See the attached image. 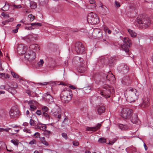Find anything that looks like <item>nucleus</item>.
Here are the masks:
<instances>
[{"label": "nucleus", "instance_id": "f257e3e1", "mask_svg": "<svg viewBox=\"0 0 153 153\" xmlns=\"http://www.w3.org/2000/svg\"><path fill=\"white\" fill-rule=\"evenodd\" d=\"M73 96L71 90L69 88H65L62 91L60 97L62 101L67 103L71 100Z\"/></svg>", "mask_w": 153, "mask_h": 153}, {"label": "nucleus", "instance_id": "f03ea898", "mask_svg": "<svg viewBox=\"0 0 153 153\" xmlns=\"http://www.w3.org/2000/svg\"><path fill=\"white\" fill-rule=\"evenodd\" d=\"M128 90L129 95L127 97V100L131 103L137 100L139 94L137 90L134 88H131Z\"/></svg>", "mask_w": 153, "mask_h": 153}, {"label": "nucleus", "instance_id": "7ed1b4c3", "mask_svg": "<svg viewBox=\"0 0 153 153\" xmlns=\"http://www.w3.org/2000/svg\"><path fill=\"white\" fill-rule=\"evenodd\" d=\"M104 87V89L102 91H100V94L105 98L109 97H110L111 94H112L114 93V90L112 87L106 85Z\"/></svg>", "mask_w": 153, "mask_h": 153}, {"label": "nucleus", "instance_id": "20e7f679", "mask_svg": "<svg viewBox=\"0 0 153 153\" xmlns=\"http://www.w3.org/2000/svg\"><path fill=\"white\" fill-rule=\"evenodd\" d=\"M87 21L88 23L96 24L100 22L99 18L97 15L93 12H91L88 15Z\"/></svg>", "mask_w": 153, "mask_h": 153}, {"label": "nucleus", "instance_id": "39448f33", "mask_svg": "<svg viewBox=\"0 0 153 153\" xmlns=\"http://www.w3.org/2000/svg\"><path fill=\"white\" fill-rule=\"evenodd\" d=\"M123 44L121 45V47L123 50L126 52L129 51V48L131 45V42L128 38L125 37L123 39Z\"/></svg>", "mask_w": 153, "mask_h": 153}, {"label": "nucleus", "instance_id": "423d86ee", "mask_svg": "<svg viewBox=\"0 0 153 153\" xmlns=\"http://www.w3.org/2000/svg\"><path fill=\"white\" fill-rule=\"evenodd\" d=\"M132 112V110L130 109L123 108L121 111L120 115L124 119H129L130 118Z\"/></svg>", "mask_w": 153, "mask_h": 153}, {"label": "nucleus", "instance_id": "0eeeda50", "mask_svg": "<svg viewBox=\"0 0 153 153\" xmlns=\"http://www.w3.org/2000/svg\"><path fill=\"white\" fill-rule=\"evenodd\" d=\"M137 22L139 24L141 25V26L143 28H146L149 27L151 23L150 20L147 18L138 19Z\"/></svg>", "mask_w": 153, "mask_h": 153}, {"label": "nucleus", "instance_id": "6e6552de", "mask_svg": "<svg viewBox=\"0 0 153 153\" xmlns=\"http://www.w3.org/2000/svg\"><path fill=\"white\" fill-rule=\"evenodd\" d=\"M75 49L78 54H84L85 52V48L82 43L76 42L75 44Z\"/></svg>", "mask_w": 153, "mask_h": 153}, {"label": "nucleus", "instance_id": "1a4fd4ad", "mask_svg": "<svg viewBox=\"0 0 153 153\" xmlns=\"http://www.w3.org/2000/svg\"><path fill=\"white\" fill-rule=\"evenodd\" d=\"M44 97L45 100L48 103L51 104L54 102L53 97L48 93H46Z\"/></svg>", "mask_w": 153, "mask_h": 153}, {"label": "nucleus", "instance_id": "9d476101", "mask_svg": "<svg viewBox=\"0 0 153 153\" xmlns=\"http://www.w3.org/2000/svg\"><path fill=\"white\" fill-rule=\"evenodd\" d=\"M19 111L17 109H11L9 112L10 117L11 118L17 117L19 114Z\"/></svg>", "mask_w": 153, "mask_h": 153}, {"label": "nucleus", "instance_id": "9b49d317", "mask_svg": "<svg viewBox=\"0 0 153 153\" xmlns=\"http://www.w3.org/2000/svg\"><path fill=\"white\" fill-rule=\"evenodd\" d=\"M118 70L120 72H122L124 73H127L128 70L129 68L127 65L125 64H122L117 68Z\"/></svg>", "mask_w": 153, "mask_h": 153}, {"label": "nucleus", "instance_id": "f8f14e48", "mask_svg": "<svg viewBox=\"0 0 153 153\" xmlns=\"http://www.w3.org/2000/svg\"><path fill=\"white\" fill-rule=\"evenodd\" d=\"M17 49V51L20 54H24L25 53L26 48L24 47L22 44L19 45Z\"/></svg>", "mask_w": 153, "mask_h": 153}, {"label": "nucleus", "instance_id": "ddd939ff", "mask_svg": "<svg viewBox=\"0 0 153 153\" xmlns=\"http://www.w3.org/2000/svg\"><path fill=\"white\" fill-rule=\"evenodd\" d=\"M102 126L101 123H98L97 125L93 127H87L86 128L87 131H95L98 129H100Z\"/></svg>", "mask_w": 153, "mask_h": 153}, {"label": "nucleus", "instance_id": "4468645a", "mask_svg": "<svg viewBox=\"0 0 153 153\" xmlns=\"http://www.w3.org/2000/svg\"><path fill=\"white\" fill-rule=\"evenodd\" d=\"M93 33L97 34L96 37L99 39H101L102 38V33L101 30L96 29L94 30Z\"/></svg>", "mask_w": 153, "mask_h": 153}, {"label": "nucleus", "instance_id": "2eb2a0df", "mask_svg": "<svg viewBox=\"0 0 153 153\" xmlns=\"http://www.w3.org/2000/svg\"><path fill=\"white\" fill-rule=\"evenodd\" d=\"M131 121L133 123L135 124H139L140 123L137 115L135 114L132 116L131 118Z\"/></svg>", "mask_w": 153, "mask_h": 153}, {"label": "nucleus", "instance_id": "dca6fc26", "mask_svg": "<svg viewBox=\"0 0 153 153\" xmlns=\"http://www.w3.org/2000/svg\"><path fill=\"white\" fill-rule=\"evenodd\" d=\"M0 7L1 9L4 11H7L9 8V5L8 4L5 3L4 2L0 3Z\"/></svg>", "mask_w": 153, "mask_h": 153}, {"label": "nucleus", "instance_id": "f3484780", "mask_svg": "<svg viewBox=\"0 0 153 153\" xmlns=\"http://www.w3.org/2000/svg\"><path fill=\"white\" fill-rule=\"evenodd\" d=\"M116 59L114 57H111L108 60V64L109 66L113 67L115 64Z\"/></svg>", "mask_w": 153, "mask_h": 153}, {"label": "nucleus", "instance_id": "a211bd4d", "mask_svg": "<svg viewBox=\"0 0 153 153\" xmlns=\"http://www.w3.org/2000/svg\"><path fill=\"white\" fill-rule=\"evenodd\" d=\"M105 107L103 105H99L97 108V112L99 114L104 113L105 111Z\"/></svg>", "mask_w": 153, "mask_h": 153}, {"label": "nucleus", "instance_id": "6ab92c4d", "mask_svg": "<svg viewBox=\"0 0 153 153\" xmlns=\"http://www.w3.org/2000/svg\"><path fill=\"white\" fill-rule=\"evenodd\" d=\"M106 79L109 81H113L115 79V77L112 73H108V74L106 76Z\"/></svg>", "mask_w": 153, "mask_h": 153}, {"label": "nucleus", "instance_id": "aec40b11", "mask_svg": "<svg viewBox=\"0 0 153 153\" xmlns=\"http://www.w3.org/2000/svg\"><path fill=\"white\" fill-rule=\"evenodd\" d=\"M36 128L40 129L42 131H45L46 128V126L44 124L38 123L36 125Z\"/></svg>", "mask_w": 153, "mask_h": 153}, {"label": "nucleus", "instance_id": "412c9836", "mask_svg": "<svg viewBox=\"0 0 153 153\" xmlns=\"http://www.w3.org/2000/svg\"><path fill=\"white\" fill-rule=\"evenodd\" d=\"M149 102L148 99L145 100L143 101L140 106L141 108H144L148 107L149 105Z\"/></svg>", "mask_w": 153, "mask_h": 153}, {"label": "nucleus", "instance_id": "4be33fe9", "mask_svg": "<svg viewBox=\"0 0 153 153\" xmlns=\"http://www.w3.org/2000/svg\"><path fill=\"white\" fill-rule=\"evenodd\" d=\"M118 126L119 128L122 130H126L128 128V127L126 125L120 124H118Z\"/></svg>", "mask_w": 153, "mask_h": 153}, {"label": "nucleus", "instance_id": "5701e85b", "mask_svg": "<svg viewBox=\"0 0 153 153\" xmlns=\"http://www.w3.org/2000/svg\"><path fill=\"white\" fill-rule=\"evenodd\" d=\"M38 45L37 44L35 45H32L30 46L29 48L30 49L32 50H36L38 51L39 50V48L38 47Z\"/></svg>", "mask_w": 153, "mask_h": 153}, {"label": "nucleus", "instance_id": "b1692460", "mask_svg": "<svg viewBox=\"0 0 153 153\" xmlns=\"http://www.w3.org/2000/svg\"><path fill=\"white\" fill-rule=\"evenodd\" d=\"M128 31L131 37H135L136 36L137 33L133 30L130 29H128Z\"/></svg>", "mask_w": 153, "mask_h": 153}, {"label": "nucleus", "instance_id": "393cba45", "mask_svg": "<svg viewBox=\"0 0 153 153\" xmlns=\"http://www.w3.org/2000/svg\"><path fill=\"white\" fill-rule=\"evenodd\" d=\"M81 67L78 68L77 69V70L78 72L80 73H83L84 72L86 69V68H84L83 67V65H81Z\"/></svg>", "mask_w": 153, "mask_h": 153}, {"label": "nucleus", "instance_id": "a878e982", "mask_svg": "<svg viewBox=\"0 0 153 153\" xmlns=\"http://www.w3.org/2000/svg\"><path fill=\"white\" fill-rule=\"evenodd\" d=\"M129 79V77L128 76H126L122 80V82L126 84H128L129 82H128V81Z\"/></svg>", "mask_w": 153, "mask_h": 153}, {"label": "nucleus", "instance_id": "bb28decb", "mask_svg": "<svg viewBox=\"0 0 153 153\" xmlns=\"http://www.w3.org/2000/svg\"><path fill=\"white\" fill-rule=\"evenodd\" d=\"M31 54L30 56V59L33 60L36 57V53L33 51H31Z\"/></svg>", "mask_w": 153, "mask_h": 153}, {"label": "nucleus", "instance_id": "cd10ccee", "mask_svg": "<svg viewBox=\"0 0 153 153\" xmlns=\"http://www.w3.org/2000/svg\"><path fill=\"white\" fill-rule=\"evenodd\" d=\"M24 57L25 58L27 59H30V56L31 54V51L28 52H26V53H24Z\"/></svg>", "mask_w": 153, "mask_h": 153}, {"label": "nucleus", "instance_id": "c85d7f7f", "mask_svg": "<svg viewBox=\"0 0 153 153\" xmlns=\"http://www.w3.org/2000/svg\"><path fill=\"white\" fill-rule=\"evenodd\" d=\"M98 142L100 143H105L106 142V139L104 138H100L99 139Z\"/></svg>", "mask_w": 153, "mask_h": 153}, {"label": "nucleus", "instance_id": "c756f323", "mask_svg": "<svg viewBox=\"0 0 153 153\" xmlns=\"http://www.w3.org/2000/svg\"><path fill=\"white\" fill-rule=\"evenodd\" d=\"M30 25L32 26H36V27L41 26H42L41 23L39 22L32 23L30 24Z\"/></svg>", "mask_w": 153, "mask_h": 153}, {"label": "nucleus", "instance_id": "7c9ffc66", "mask_svg": "<svg viewBox=\"0 0 153 153\" xmlns=\"http://www.w3.org/2000/svg\"><path fill=\"white\" fill-rule=\"evenodd\" d=\"M117 138H115L113 139L112 141H110L107 144L112 145L117 140Z\"/></svg>", "mask_w": 153, "mask_h": 153}, {"label": "nucleus", "instance_id": "2f4dec72", "mask_svg": "<svg viewBox=\"0 0 153 153\" xmlns=\"http://www.w3.org/2000/svg\"><path fill=\"white\" fill-rule=\"evenodd\" d=\"M39 2L40 4L44 5L48 2V0H39Z\"/></svg>", "mask_w": 153, "mask_h": 153}, {"label": "nucleus", "instance_id": "473e14b6", "mask_svg": "<svg viewBox=\"0 0 153 153\" xmlns=\"http://www.w3.org/2000/svg\"><path fill=\"white\" fill-rule=\"evenodd\" d=\"M10 129V128H0V132H2L3 131H5L6 132H8L9 130Z\"/></svg>", "mask_w": 153, "mask_h": 153}, {"label": "nucleus", "instance_id": "72a5a7b5", "mask_svg": "<svg viewBox=\"0 0 153 153\" xmlns=\"http://www.w3.org/2000/svg\"><path fill=\"white\" fill-rule=\"evenodd\" d=\"M42 110L43 112H46L48 110V108L46 106H43L42 108Z\"/></svg>", "mask_w": 153, "mask_h": 153}, {"label": "nucleus", "instance_id": "f704fd0d", "mask_svg": "<svg viewBox=\"0 0 153 153\" xmlns=\"http://www.w3.org/2000/svg\"><path fill=\"white\" fill-rule=\"evenodd\" d=\"M30 4L32 8H36L37 7L36 4L35 2H31L30 3Z\"/></svg>", "mask_w": 153, "mask_h": 153}, {"label": "nucleus", "instance_id": "c9c22d12", "mask_svg": "<svg viewBox=\"0 0 153 153\" xmlns=\"http://www.w3.org/2000/svg\"><path fill=\"white\" fill-rule=\"evenodd\" d=\"M30 110L32 111H34L36 109V106L32 105H30Z\"/></svg>", "mask_w": 153, "mask_h": 153}, {"label": "nucleus", "instance_id": "e433bc0d", "mask_svg": "<svg viewBox=\"0 0 153 153\" xmlns=\"http://www.w3.org/2000/svg\"><path fill=\"white\" fill-rule=\"evenodd\" d=\"M28 17L29 18H30V21H33L34 18H35V17L34 16H33L32 14H29L28 16Z\"/></svg>", "mask_w": 153, "mask_h": 153}, {"label": "nucleus", "instance_id": "4c0bfd02", "mask_svg": "<svg viewBox=\"0 0 153 153\" xmlns=\"http://www.w3.org/2000/svg\"><path fill=\"white\" fill-rule=\"evenodd\" d=\"M11 73L13 77L16 78H18V75L14 72L11 71Z\"/></svg>", "mask_w": 153, "mask_h": 153}, {"label": "nucleus", "instance_id": "58836bf2", "mask_svg": "<svg viewBox=\"0 0 153 153\" xmlns=\"http://www.w3.org/2000/svg\"><path fill=\"white\" fill-rule=\"evenodd\" d=\"M42 115L47 118H49V115L46 112H42Z\"/></svg>", "mask_w": 153, "mask_h": 153}, {"label": "nucleus", "instance_id": "ea45409f", "mask_svg": "<svg viewBox=\"0 0 153 153\" xmlns=\"http://www.w3.org/2000/svg\"><path fill=\"white\" fill-rule=\"evenodd\" d=\"M13 20V19H11L10 20L8 19L2 22V24L4 25H5L7 23H8L12 21Z\"/></svg>", "mask_w": 153, "mask_h": 153}, {"label": "nucleus", "instance_id": "a19ab883", "mask_svg": "<svg viewBox=\"0 0 153 153\" xmlns=\"http://www.w3.org/2000/svg\"><path fill=\"white\" fill-rule=\"evenodd\" d=\"M44 62L43 59H40V61L38 62V64L39 66L41 67L42 66Z\"/></svg>", "mask_w": 153, "mask_h": 153}, {"label": "nucleus", "instance_id": "79ce46f5", "mask_svg": "<svg viewBox=\"0 0 153 153\" xmlns=\"http://www.w3.org/2000/svg\"><path fill=\"white\" fill-rule=\"evenodd\" d=\"M30 124L31 126H34L36 125V124L34 121L31 119L30 120Z\"/></svg>", "mask_w": 153, "mask_h": 153}, {"label": "nucleus", "instance_id": "37998d69", "mask_svg": "<svg viewBox=\"0 0 153 153\" xmlns=\"http://www.w3.org/2000/svg\"><path fill=\"white\" fill-rule=\"evenodd\" d=\"M6 114V113L5 111H1L0 112V115L1 117L5 116Z\"/></svg>", "mask_w": 153, "mask_h": 153}, {"label": "nucleus", "instance_id": "c03bdc74", "mask_svg": "<svg viewBox=\"0 0 153 153\" xmlns=\"http://www.w3.org/2000/svg\"><path fill=\"white\" fill-rule=\"evenodd\" d=\"M11 141L15 145L17 146L19 144L18 143L14 140H12Z\"/></svg>", "mask_w": 153, "mask_h": 153}, {"label": "nucleus", "instance_id": "a18cd8bd", "mask_svg": "<svg viewBox=\"0 0 153 153\" xmlns=\"http://www.w3.org/2000/svg\"><path fill=\"white\" fill-rule=\"evenodd\" d=\"M76 59L77 60L78 59L79 61V62L81 64V65H82V63L83 62V60L82 58L77 57H76Z\"/></svg>", "mask_w": 153, "mask_h": 153}, {"label": "nucleus", "instance_id": "49530a36", "mask_svg": "<svg viewBox=\"0 0 153 153\" xmlns=\"http://www.w3.org/2000/svg\"><path fill=\"white\" fill-rule=\"evenodd\" d=\"M36 140L34 139H33L29 142V144L31 145L35 144L36 143Z\"/></svg>", "mask_w": 153, "mask_h": 153}, {"label": "nucleus", "instance_id": "de8ad7c7", "mask_svg": "<svg viewBox=\"0 0 153 153\" xmlns=\"http://www.w3.org/2000/svg\"><path fill=\"white\" fill-rule=\"evenodd\" d=\"M102 27L104 29V31L105 32H106L109 29L108 27L107 26H106L105 25H103L102 26Z\"/></svg>", "mask_w": 153, "mask_h": 153}, {"label": "nucleus", "instance_id": "09e8293b", "mask_svg": "<svg viewBox=\"0 0 153 153\" xmlns=\"http://www.w3.org/2000/svg\"><path fill=\"white\" fill-rule=\"evenodd\" d=\"M73 145L75 146H77L79 145V142L77 141H74L73 142Z\"/></svg>", "mask_w": 153, "mask_h": 153}, {"label": "nucleus", "instance_id": "8fccbe9b", "mask_svg": "<svg viewBox=\"0 0 153 153\" xmlns=\"http://www.w3.org/2000/svg\"><path fill=\"white\" fill-rule=\"evenodd\" d=\"M62 136L65 139H67L68 138L67 134L65 133H62Z\"/></svg>", "mask_w": 153, "mask_h": 153}, {"label": "nucleus", "instance_id": "3c124183", "mask_svg": "<svg viewBox=\"0 0 153 153\" xmlns=\"http://www.w3.org/2000/svg\"><path fill=\"white\" fill-rule=\"evenodd\" d=\"M54 115L55 116V117H57L58 118L60 119L61 118V115L60 114H59L58 113L57 114H54Z\"/></svg>", "mask_w": 153, "mask_h": 153}, {"label": "nucleus", "instance_id": "603ef678", "mask_svg": "<svg viewBox=\"0 0 153 153\" xmlns=\"http://www.w3.org/2000/svg\"><path fill=\"white\" fill-rule=\"evenodd\" d=\"M48 82H43V83H37V84H39V85H47L48 83Z\"/></svg>", "mask_w": 153, "mask_h": 153}, {"label": "nucleus", "instance_id": "864d4df0", "mask_svg": "<svg viewBox=\"0 0 153 153\" xmlns=\"http://www.w3.org/2000/svg\"><path fill=\"white\" fill-rule=\"evenodd\" d=\"M45 134H47L48 135H49L50 134H51V132L50 131L47 130H45Z\"/></svg>", "mask_w": 153, "mask_h": 153}, {"label": "nucleus", "instance_id": "5fc2aeb1", "mask_svg": "<svg viewBox=\"0 0 153 153\" xmlns=\"http://www.w3.org/2000/svg\"><path fill=\"white\" fill-rule=\"evenodd\" d=\"M47 67L49 68V70H52L54 68V66L49 65Z\"/></svg>", "mask_w": 153, "mask_h": 153}, {"label": "nucleus", "instance_id": "6e6d98bb", "mask_svg": "<svg viewBox=\"0 0 153 153\" xmlns=\"http://www.w3.org/2000/svg\"><path fill=\"white\" fill-rule=\"evenodd\" d=\"M1 15L2 16H4V17H8L9 15L7 14H5L3 12L1 14Z\"/></svg>", "mask_w": 153, "mask_h": 153}, {"label": "nucleus", "instance_id": "4d7b16f0", "mask_svg": "<svg viewBox=\"0 0 153 153\" xmlns=\"http://www.w3.org/2000/svg\"><path fill=\"white\" fill-rule=\"evenodd\" d=\"M13 85V87L14 88H16L18 87V85L16 82H13L12 83V85Z\"/></svg>", "mask_w": 153, "mask_h": 153}, {"label": "nucleus", "instance_id": "13d9d810", "mask_svg": "<svg viewBox=\"0 0 153 153\" xmlns=\"http://www.w3.org/2000/svg\"><path fill=\"white\" fill-rule=\"evenodd\" d=\"M26 92L28 94V95L29 96H31V93L30 91L29 90H27L26 91Z\"/></svg>", "mask_w": 153, "mask_h": 153}, {"label": "nucleus", "instance_id": "bf43d9fd", "mask_svg": "<svg viewBox=\"0 0 153 153\" xmlns=\"http://www.w3.org/2000/svg\"><path fill=\"white\" fill-rule=\"evenodd\" d=\"M36 114L39 115H40L42 114V112L40 110H38L36 111Z\"/></svg>", "mask_w": 153, "mask_h": 153}, {"label": "nucleus", "instance_id": "052dcab7", "mask_svg": "<svg viewBox=\"0 0 153 153\" xmlns=\"http://www.w3.org/2000/svg\"><path fill=\"white\" fill-rule=\"evenodd\" d=\"M40 140L41 141L42 143L43 142H44L45 140V138L44 137H41L40 138Z\"/></svg>", "mask_w": 153, "mask_h": 153}, {"label": "nucleus", "instance_id": "680f3d73", "mask_svg": "<svg viewBox=\"0 0 153 153\" xmlns=\"http://www.w3.org/2000/svg\"><path fill=\"white\" fill-rule=\"evenodd\" d=\"M18 27H16V28L15 30H13V31L14 33H16L18 32Z\"/></svg>", "mask_w": 153, "mask_h": 153}, {"label": "nucleus", "instance_id": "e2e57ef3", "mask_svg": "<svg viewBox=\"0 0 153 153\" xmlns=\"http://www.w3.org/2000/svg\"><path fill=\"white\" fill-rule=\"evenodd\" d=\"M69 87L70 88L72 89H76L75 87L74 86H73V85H70L69 86Z\"/></svg>", "mask_w": 153, "mask_h": 153}, {"label": "nucleus", "instance_id": "0e129e2a", "mask_svg": "<svg viewBox=\"0 0 153 153\" xmlns=\"http://www.w3.org/2000/svg\"><path fill=\"white\" fill-rule=\"evenodd\" d=\"M115 4L117 7H119L120 6L119 3L117 1H115Z\"/></svg>", "mask_w": 153, "mask_h": 153}, {"label": "nucleus", "instance_id": "69168bd1", "mask_svg": "<svg viewBox=\"0 0 153 153\" xmlns=\"http://www.w3.org/2000/svg\"><path fill=\"white\" fill-rule=\"evenodd\" d=\"M23 131L24 132L30 133V132H29L30 130L27 128L24 129Z\"/></svg>", "mask_w": 153, "mask_h": 153}, {"label": "nucleus", "instance_id": "338daca9", "mask_svg": "<svg viewBox=\"0 0 153 153\" xmlns=\"http://www.w3.org/2000/svg\"><path fill=\"white\" fill-rule=\"evenodd\" d=\"M89 2L90 4H93L95 3L94 0H90Z\"/></svg>", "mask_w": 153, "mask_h": 153}, {"label": "nucleus", "instance_id": "774afa93", "mask_svg": "<svg viewBox=\"0 0 153 153\" xmlns=\"http://www.w3.org/2000/svg\"><path fill=\"white\" fill-rule=\"evenodd\" d=\"M13 6L16 8H20L21 7V6L20 5H14Z\"/></svg>", "mask_w": 153, "mask_h": 153}]
</instances>
